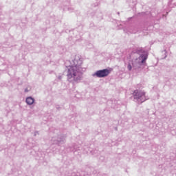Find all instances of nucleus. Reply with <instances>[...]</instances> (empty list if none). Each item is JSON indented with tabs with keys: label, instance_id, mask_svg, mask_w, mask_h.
<instances>
[{
	"label": "nucleus",
	"instance_id": "nucleus-5",
	"mask_svg": "<svg viewBox=\"0 0 176 176\" xmlns=\"http://www.w3.org/2000/svg\"><path fill=\"white\" fill-rule=\"evenodd\" d=\"M65 138L66 136L59 135L58 137H54L51 140L52 144H54L55 145H63V144H65Z\"/></svg>",
	"mask_w": 176,
	"mask_h": 176
},
{
	"label": "nucleus",
	"instance_id": "nucleus-6",
	"mask_svg": "<svg viewBox=\"0 0 176 176\" xmlns=\"http://www.w3.org/2000/svg\"><path fill=\"white\" fill-rule=\"evenodd\" d=\"M25 102L28 105H32L35 102V99L31 96L26 98Z\"/></svg>",
	"mask_w": 176,
	"mask_h": 176
},
{
	"label": "nucleus",
	"instance_id": "nucleus-4",
	"mask_svg": "<svg viewBox=\"0 0 176 176\" xmlns=\"http://www.w3.org/2000/svg\"><path fill=\"white\" fill-rule=\"evenodd\" d=\"M111 74V71L108 69H103L96 71L92 76L96 78H107Z\"/></svg>",
	"mask_w": 176,
	"mask_h": 176
},
{
	"label": "nucleus",
	"instance_id": "nucleus-2",
	"mask_svg": "<svg viewBox=\"0 0 176 176\" xmlns=\"http://www.w3.org/2000/svg\"><path fill=\"white\" fill-rule=\"evenodd\" d=\"M136 52L139 54V57L129 62L127 65L128 71L138 69L142 64H145V61L148 59V52L142 48H139Z\"/></svg>",
	"mask_w": 176,
	"mask_h": 176
},
{
	"label": "nucleus",
	"instance_id": "nucleus-3",
	"mask_svg": "<svg viewBox=\"0 0 176 176\" xmlns=\"http://www.w3.org/2000/svg\"><path fill=\"white\" fill-rule=\"evenodd\" d=\"M146 94V93L144 91L136 89L133 93V100L135 102H138V104H142V102H145L146 100H149V98H148Z\"/></svg>",
	"mask_w": 176,
	"mask_h": 176
},
{
	"label": "nucleus",
	"instance_id": "nucleus-9",
	"mask_svg": "<svg viewBox=\"0 0 176 176\" xmlns=\"http://www.w3.org/2000/svg\"><path fill=\"white\" fill-rule=\"evenodd\" d=\"M164 53H166V50H164Z\"/></svg>",
	"mask_w": 176,
	"mask_h": 176
},
{
	"label": "nucleus",
	"instance_id": "nucleus-8",
	"mask_svg": "<svg viewBox=\"0 0 176 176\" xmlns=\"http://www.w3.org/2000/svg\"><path fill=\"white\" fill-rule=\"evenodd\" d=\"M25 93H28V89H25Z\"/></svg>",
	"mask_w": 176,
	"mask_h": 176
},
{
	"label": "nucleus",
	"instance_id": "nucleus-7",
	"mask_svg": "<svg viewBox=\"0 0 176 176\" xmlns=\"http://www.w3.org/2000/svg\"><path fill=\"white\" fill-rule=\"evenodd\" d=\"M61 78H62L61 76H58V79L61 80Z\"/></svg>",
	"mask_w": 176,
	"mask_h": 176
},
{
	"label": "nucleus",
	"instance_id": "nucleus-1",
	"mask_svg": "<svg viewBox=\"0 0 176 176\" xmlns=\"http://www.w3.org/2000/svg\"><path fill=\"white\" fill-rule=\"evenodd\" d=\"M83 60L79 55H76L70 61V65L66 67L67 80L75 85L79 83L83 78V71L86 69L82 67Z\"/></svg>",
	"mask_w": 176,
	"mask_h": 176
}]
</instances>
